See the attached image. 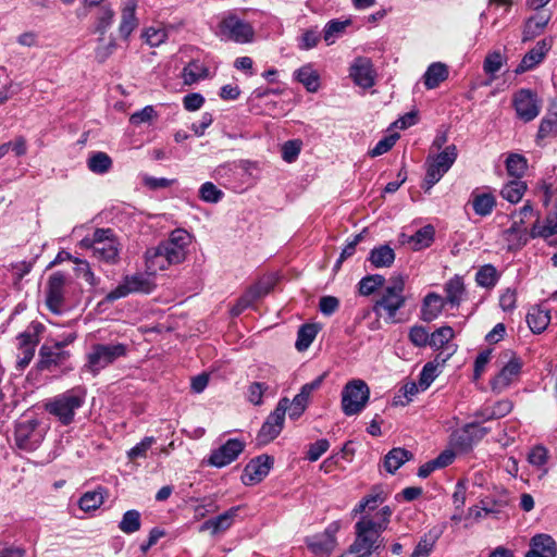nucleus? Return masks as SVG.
<instances>
[{
  "instance_id": "1",
  "label": "nucleus",
  "mask_w": 557,
  "mask_h": 557,
  "mask_svg": "<svg viewBox=\"0 0 557 557\" xmlns=\"http://www.w3.org/2000/svg\"><path fill=\"white\" fill-rule=\"evenodd\" d=\"M79 245L91 249L92 256L106 263L115 264L120 259L121 244L111 228H96L92 235L84 237Z\"/></svg>"
},
{
  "instance_id": "2",
  "label": "nucleus",
  "mask_w": 557,
  "mask_h": 557,
  "mask_svg": "<svg viewBox=\"0 0 557 557\" xmlns=\"http://www.w3.org/2000/svg\"><path fill=\"white\" fill-rule=\"evenodd\" d=\"M85 398V389L74 387L49 399L45 405V409L63 425H69L73 422L76 410L84 405Z\"/></svg>"
},
{
  "instance_id": "3",
  "label": "nucleus",
  "mask_w": 557,
  "mask_h": 557,
  "mask_svg": "<svg viewBox=\"0 0 557 557\" xmlns=\"http://www.w3.org/2000/svg\"><path fill=\"white\" fill-rule=\"evenodd\" d=\"M127 352L128 345L123 343L94 344L86 355L83 370L96 376L101 370L125 357Z\"/></svg>"
},
{
  "instance_id": "4",
  "label": "nucleus",
  "mask_w": 557,
  "mask_h": 557,
  "mask_svg": "<svg viewBox=\"0 0 557 557\" xmlns=\"http://www.w3.org/2000/svg\"><path fill=\"white\" fill-rule=\"evenodd\" d=\"M404 289L405 282L403 277H393L391 285L384 288L381 297L374 302V313L377 317H384L385 321L388 323H395L397 311L406 304Z\"/></svg>"
},
{
  "instance_id": "5",
  "label": "nucleus",
  "mask_w": 557,
  "mask_h": 557,
  "mask_svg": "<svg viewBox=\"0 0 557 557\" xmlns=\"http://www.w3.org/2000/svg\"><path fill=\"white\" fill-rule=\"evenodd\" d=\"M383 529L374 523V518L369 513L362 515L360 520L355 524V541L349 548L355 552L371 555L373 552L384 546L382 537Z\"/></svg>"
},
{
  "instance_id": "6",
  "label": "nucleus",
  "mask_w": 557,
  "mask_h": 557,
  "mask_svg": "<svg viewBox=\"0 0 557 557\" xmlns=\"http://www.w3.org/2000/svg\"><path fill=\"white\" fill-rule=\"evenodd\" d=\"M457 156V147L449 145L436 156H429L426 158V173L422 184L424 191H430L431 188L441 181L444 174H446L455 163Z\"/></svg>"
},
{
  "instance_id": "7",
  "label": "nucleus",
  "mask_w": 557,
  "mask_h": 557,
  "mask_svg": "<svg viewBox=\"0 0 557 557\" xmlns=\"http://www.w3.org/2000/svg\"><path fill=\"white\" fill-rule=\"evenodd\" d=\"M45 331V325L38 321L30 324L16 336L17 342V361L16 368L24 370L33 360L36 348L40 342V335Z\"/></svg>"
},
{
  "instance_id": "8",
  "label": "nucleus",
  "mask_w": 557,
  "mask_h": 557,
  "mask_svg": "<svg viewBox=\"0 0 557 557\" xmlns=\"http://www.w3.org/2000/svg\"><path fill=\"white\" fill-rule=\"evenodd\" d=\"M370 389L362 380L348 382L342 392V409L346 416L359 413L367 405Z\"/></svg>"
},
{
  "instance_id": "9",
  "label": "nucleus",
  "mask_w": 557,
  "mask_h": 557,
  "mask_svg": "<svg viewBox=\"0 0 557 557\" xmlns=\"http://www.w3.org/2000/svg\"><path fill=\"white\" fill-rule=\"evenodd\" d=\"M288 398H281L275 409L267 417L257 435L259 444H269L281 434L284 428L285 414L288 409Z\"/></svg>"
},
{
  "instance_id": "10",
  "label": "nucleus",
  "mask_w": 557,
  "mask_h": 557,
  "mask_svg": "<svg viewBox=\"0 0 557 557\" xmlns=\"http://www.w3.org/2000/svg\"><path fill=\"white\" fill-rule=\"evenodd\" d=\"M190 244V234L183 228H176L171 232L168 239L162 240L159 245L168 261L180 264L186 259Z\"/></svg>"
},
{
  "instance_id": "11",
  "label": "nucleus",
  "mask_w": 557,
  "mask_h": 557,
  "mask_svg": "<svg viewBox=\"0 0 557 557\" xmlns=\"http://www.w3.org/2000/svg\"><path fill=\"white\" fill-rule=\"evenodd\" d=\"M512 106L518 119L528 123L540 114L542 101L535 91L529 88H521L513 94Z\"/></svg>"
},
{
  "instance_id": "12",
  "label": "nucleus",
  "mask_w": 557,
  "mask_h": 557,
  "mask_svg": "<svg viewBox=\"0 0 557 557\" xmlns=\"http://www.w3.org/2000/svg\"><path fill=\"white\" fill-rule=\"evenodd\" d=\"M219 27L223 36L237 44L250 42L255 36V30L251 24L239 18L233 13L224 16L220 22Z\"/></svg>"
},
{
  "instance_id": "13",
  "label": "nucleus",
  "mask_w": 557,
  "mask_h": 557,
  "mask_svg": "<svg viewBox=\"0 0 557 557\" xmlns=\"http://www.w3.org/2000/svg\"><path fill=\"white\" fill-rule=\"evenodd\" d=\"M64 347L65 342H55L53 345L44 344L39 348L37 369L51 372L63 366L71 356Z\"/></svg>"
},
{
  "instance_id": "14",
  "label": "nucleus",
  "mask_w": 557,
  "mask_h": 557,
  "mask_svg": "<svg viewBox=\"0 0 557 557\" xmlns=\"http://www.w3.org/2000/svg\"><path fill=\"white\" fill-rule=\"evenodd\" d=\"M65 283L66 276L60 271L52 273L48 278L46 305L52 313L60 314L63 311Z\"/></svg>"
},
{
  "instance_id": "15",
  "label": "nucleus",
  "mask_w": 557,
  "mask_h": 557,
  "mask_svg": "<svg viewBox=\"0 0 557 557\" xmlns=\"http://www.w3.org/2000/svg\"><path fill=\"white\" fill-rule=\"evenodd\" d=\"M38 421L30 419L20 422L15 428V443L24 450H35L42 441V434L38 430Z\"/></svg>"
},
{
  "instance_id": "16",
  "label": "nucleus",
  "mask_w": 557,
  "mask_h": 557,
  "mask_svg": "<svg viewBox=\"0 0 557 557\" xmlns=\"http://www.w3.org/2000/svg\"><path fill=\"white\" fill-rule=\"evenodd\" d=\"M274 459L269 455H260L251 459L244 468L242 474L243 484L249 486L261 482L273 467Z\"/></svg>"
},
{
  "instance_id": "17",
  "label": "nucleus",
  "mask_w": 557,
  "mask_h": 557,
  "mask_svg": "<svg viewBox=\"0 0 557 557\" xmlns=\"http://www.w3.org/2000/svg\"><path fill=\"white\" fill-rule=\"evenodd\" d=\"M245 443L238 438H230L218 449L213 450L209 463L222 468L233 462L243 453Z\"/></svg>"
},
{
  "instance_id": "18",
  "label": "nucleus",
  "mask_w": 557,
  "mask_h": 557,
  "mask_svg": "<svg viewBox=\"0 0 557 557\" xmlns=\"http://www.w3.org/2000/svg\"><path fill=\"white\" fill-rule=\"evenodd\" d=\"M522 368L520 358L512 356L510 360L500 369L498 374L492 380V389L496 393L504 392L516 380H518Z\"/></svg>"
},
{
  "instance_id": "19",
  "label": "nucleus",
  "mask_w": 557,
  "mask_h": 557,
  "mask_svg": "<svg viewBox=\"0 0 557 557\" xmlns=\"http://www.w3.org/2000/svg\"><path fill=\"white\" fill-rule=\"evenodd\" d=\"M335 531L326 528L323 532L306 539V544L311 553L319 557H329L336 546Z\"/></svg>"
},
{
  "instance_id": "20",
  "label": "nucleus",
  "mask_w": 557,
  "mask_h": 557,
  "mask_svg": "<svg viewBox=\"0 0 557 557\" xmlns=\"http://www.w3.org/2000/svg\"><path fill=\"white\" fill-rule=\"evenodd\" d=\"M354 83L362 88H370L374 85L372 63L368 58L355 59L349 72Z\"/></svg>"
},
{
  "instance_id": "21",
  "label": "nucleus",
  "mask_w": 557,
  "mask_h": 557,
  "mask_svg": "<svg viewBox=\"0 0 557 557\" xmlns=\"http://www.w3.org/2000/svg\"><path fill=\"white\" fill-rule=\"evenodd\" d=\"M550 47L552 44L548 39H542L537 41L536 45L524 54L521 62L516 67L515 73L522 74L535 67L539 63L542 62Z\"/></svg>"
},
{
  "instance_id": "22",
  "label": "nucleus",
  "mask_w": 557,
  "mask_h": 557,
  "mask_svg": "<svg viewBox=\"0 0 557 557\" xmlns=\"http://www.w3.org/2000/svg\"><path fill=\"white\" fill-rule=\"evenodd\" d=\"M523 219H519V221H513L511 226L504 231L503 237L507 243V249L509 251L520 250L528 244L531 236L527 228L523 227Z\"/></svg>"
},
{
  "instance_id": "23",
  "label": "nucleus",
  "mask_w": 557,
  "mask_h": 557,
  "mask_svg": "<svg viewBox=\"0 0 557 557\" xmlns=\"http://www.w3.org/2000/svg\"><path fill=\"white\" fill-rule=\"evenodd\" d=\"M239 511V506L232 507L225 512L219 515L215 518L209 519L205 521L201 525L199 531H210L212 535H215L220 532H224L227 529L231 528L233 524L234 518L237 516V512Z\"/></svg>"
},
{
  "instance_id": "24",
  "label": "nucleus",
  "mask_w": 557,
  "mask_h": 557,
  "mask_svg": "<svg viewBox=\"0 0 557 557\" xmlns=\"http://www.w3.org/2000/svg\"><path fill=\"white\" fill-rule=\"evenodd\" d=\"M137 0H126L121 12V23L119 26L120 35L123 39L127 40L131 34L138 26V18L136 17Z\"/></svg>"
},
{
  "instance_id": "25",
  "label": "nucleus",
  "mask_w": 557,
  "mask_h": 557,
  "mask_svg": "<svg viewBox=\"0 0 557 557\" xmlns=\"http://www.w3.org/2000/svg\"><path fill=\"white\" fill-rule=\"evenodd\" d=\"M435 230L432 225H425L419 228L413 235H400L403 244H408L413 250H421L430 247L434 242Z\"/></svg>"
},
{
  "instance_id": "26",
  "label": "nucleus",
  "mask_w": 557,
  "mask_h": 557,
  "mask_svg": "<svg viewBox=\"0 0 557 557\" xmlns=\"http://www.w3.org/2000/svg\"><path fill=\"white\" fill-rule=\"evenodd\" d=\"M550 322V311L543 305L532 306L527 314V323L535 334L544 332Z\"/></svg>"
},
{
  "instance_id": "27",
  "label": "nucleus",
  "mask_w": 557,
  "mask_h": 557,
  "mask_svg": "<svg viewBox=\"0 0 557 557\" xmlns=\"http://www.w3.org/2000/svg\"><path fill=\"white\" fill-rule=\"evenodd\" d=\"M512 408L513 405L510 400L502 399L492 406H485L475 411L474 417L481 422L500 419L509 414Z\"/></svg>"
},
{
  "instance_id": "28",
  "label": "nucleus",
  "mask_w": 557,
  "mask_h": 557,
  "mask_svg": "<svg viewBox=\"0 0 557 557\" xmlns=\"http://www.w3.org/2000/svg\"><path fill=\"white\" fill-rule=\"evenodd\" d=\"M444 300L451 308H458L463 299L466 287L462 276L456 274L449 278L444 285Z\"/></svg>"
},
{
  "instance_id": "29",
  "label": "nucleus",
  "mask_w": 557,
  "mask_h": 557,
  "mask_svg": "<svg viewBox=\"0 0 557 557\" xmlns=\"http://www.w3.org/2000/svg\"><path fill=\"white\" fill-rule=\"evenodd\" d=\"M446 301L437 293H429L422 302L421 319L425 322L435 320L443 311Z\"/></svg>"
},
{
  "instance_id": "30",
  "label": "nucleus",
  "mask_w": 557,
  "mask_h": 557,
  "mask_svg": "<svg viewBox=\"0 0 557 557\" xmlns=\"http://www.w3.org/2000/svg\"><path fill=\"white\" fill-rule=\"evenodd\" d=\"M471 205L476 215L486 216L490 215L496 207V198L492 193L474 190L471 194Z\"/></svg>"
},
{
  "instance_id": "31",
  "label": "nucleus",
  "mask_w": 557,
  "mask_h": 557,
  "mask_svg": "<svg viewBox=\"0 0 557 557\" xmlns=\"http://www.w3.org/2000/svg\"><path fill=\"white\" fill-rule=\"evenodd\" d=\"M145 261L147 271L151 274H154L157 271L165 270L173 264L166 260L163 249H161L160 245L148 248L146 250Z\"/></svg>"
},
{
  "instance_id": "32",
  "label": "nucleus",
  "mask_w": 557,
  "mask_h": 557,
  "mask_svg": "<svg viewBox=\"0 0 557 557\" xmlns=\"http://www.w3.org/2000/svg\"><path fill=\"white\" fill-rule=\"evenodd\" d=\"M448 77V67L442 62L432 63L423 75V82L428 89H434Z\"/></svg>"
},
{
  "instance_id": "33",
  "label": "nucleus",
  "mask_w": 557,
  "mask_h": 557,
  "mask_svg": "<svg viewBox=\"0 0 557 557\" xmlns=\"http://www.w3.org/2000/svg\"><path fill=\"white\" fill-rule=\"evenodd\" d=\"M412 456L409 450L403 447L393 448L384 457V467L388 473L394 474Z\"/></svg>"
},
{
  "instance_id": "34",
  "label": "nucleus",
  "mask_w": 557,
  "mask_h": 557,
  "mask_svg": "<svg viewBox=\"0 0 557 557\" xmlns=\"http://www.w3.org/2000/svg\"><path fill=\"white\" fill-rule=\"evenodd\" d=\"M368 259L374 268H388L395 261V252L388 245H380L370 251Z\"/></svg>"
},
{
  "instance_id": "35",
  "label": "nucleus",
  "mask_w": 557,
  "mask_h": 557,
  "mask_svg": "<svg viewBox=\"0 0 557 557\" xmlns=\"http://www.w3.org/2000/svg\"><path fill=\"white\" fill-rule=\"evenodd\" d=\"M530 546V550H535V553L543 554L545 557H556L557 545L550 535L537 534L533 536Z\"/></svg>"
},
{
  "instance_id": "36",
  "label": "nucleus",
  "mask_w": 557,
  "mask_h": 557,
  "mask_svg": "<svg viewBox=\"0 0 557 557\" xmlns=\"http://www.w3.org/2000/svg\"><path fill=\"white\" fill-rule=\"evenodd\" d=\"M294 76L308 91L315 92L319 89V74L310 64L304 65L295 71Z\"/></svg>"
},
{
  "instance_id": "37",
  "label": "nucleus",
  "mask_w": 557,
  "mask_h": 557,
  "mask_svg": "<svg viewBox=\"0 0 557 557\" xmlns=\"http://www.w3.org/2000/svg\"><path fill=\"white\" fill-rule=\"evenodd\" d=\"M123 281H124L129 294H133V293L149 294L154 288V284L152 283V281L141 273H136L134 275H126L123 278Z\"/></svg>"
},
{
  "instance_id": "38",
  "label": "nucleus",
  "mask_w": 557,
  "mask_h": 557,
  "mask_svg": "<svg viewBox=\"0 0 557 557\" xmlns=\"http://www.w3.org/2000/svg\"><path fill=\"white\" fill-rule=\"evenodd\" d=\"M351 24V20L345 21L331 20L323 28V39L326 45H333L345 33L346 28Z\"/></svg>"
},
{
  "instance_id": "39",
  "label": "nucleus",
  "mask_w": 557,
  "mask_h": 557,
  "mask_svg": "<svg viewBox=\"0 0 557 557\" xmlns=\"http://www.w3.org/2000/svg\"><path fill=\"white\" fill-rule=\"evenodd\" d=\"M104 502V488L98 487L83 494L78 500L82 510L88 512L98 509Z\"/></svg>"
},
{
  "instance_id": "40",
  "label": "nucleus",
  "mask_w": 557,
  "mask_h": 557,
  "mask_svg": "<svg viewBox=\"0 0 557 557\" xmlns=\"http://www.w3.org/2000/svg\"><path fill=\"white\" fill-rule=\"evenodd\" d=\"M319 332L317 324H304L299 327L297 332V339L295 343V347L298 351H305L309 348V346L314 341L317 334Z\"/></svg>"
},
{
  "instance_id": "41",
  "label": "nucleus",
  "mask_w": 557,
  "mask_h": 557,
  "mask_svg": "<svg viewBox=\"0 0 557 557\" xmlns=\"http://www.w3.org/2000/svg\"><path fill=\"white\" fill-rule=\"evenodd\" d=\"M141 528V515L136 509L125 511L119 522V529L125 534H133Z\"/></svg>"
},
{
  "instance_id": "42",
  "label": "nucleus",
  "mask_w": 557,
  "mask_h": 557,
  "mask_svg": "<svg viewBox=\"0 0 557 557\" xmlns=\"http://www.w3.org/2000/svg\"><path fill=\"white\" fill-rule=\"evenodd\" d=\"M527 190V184L520 180H513L507 183L500 190L504 199L510 203H517L521 200Z\"/></svg>"
},
{
  "instance_id": "43",
  "label": "nucleus",
  "mask_w": 557,
  "mask_h": 557,
  "mask_svg": "<svg viewBox=\"0 0 557 557\" xmlns=\"http://www.w3.org/2000/svg\"><path fill=\"white\" fill-rule=\"evenodd\" d=\"M554 235H557V221L552 215L546 218L543 225L539 221L534 223L530 231L531 238L542 237L548 239Z\"/></svg>"
},
{
  "instance_id": "44",
  "label": "nucleus",
  "mask_w": 557,
  "mask_h": 557,
  "mask_svg": "<svg viewBox=\"0 0 557 557\" xmlns=\"http://www.w3.org/2000/svg\"><path fill=\"white\" fill-rule=\"evenodd\" d=\"M88 169L96 174H104L112 168V159L106 152H96L87 161Z\"/></svg>"
},
{
  "instance_id": "45",
  "label": "nucleus",
  "mask_w": 557,
  "mask_h": 557,
  "mask_svg": "<svg viewBox=\"0 0 557 557\" xmlns=\"http://www.w3.org/2000/svg\"><path fill=\"white\" fill-rule=\"evenodd\" d=\"M528 168L527 159L518 153H511L506 160V170L510 176L520 180Z\"/></svg>"
},
{
  "instance_id": "46",
  "label": "nucleus",
  "mask_w": 557,
  "mask_h": 557,
  "mask_svg": "<svg viewBox=\"0 0 557 557\" xmlns=\"http://www.w3.org/2000/svg\"><path fill=\"white\" fill-rule=\"evenodd\" d=\"M207 72V67H205L199 61H191L183 70L184 82L187 85H191L200 78L206 77Z\"/></svg>"
},
{
  "instance_id": "47",
  "label": "nucleus",
  "mask_w": 557,
  "mask_h": 557,
  "mask_svg": "<svg viewBox=\"0 0 557 557\" xmlns=\"http://www.w3.org/2000/svg\"><path fill=\"white\" fill-rule=\"evenodd\" d=\"M454 336L455 332L450 326H442L430 335L429 345L435 349L444 348Z\"/></svg>"
},
{
  "instance_id": "48",
  "label": "nucleus",
  "mask_w": 557,
  "mask_h": 557,
  "mask_svg": "<svg viewBox=\"0 0 557 557\" xmlns=\"http://www.w3.org/2000/svg\"><path fill=\"white\" fill-rule=\"evenodd\" d=\"M498 280L497 271L494 265L485 264L475 274V282L482 287H493Z\"/></svg>"
},
{
  "instance_id": "49",
  "label": "nucleus",
  "mask_w": 557,
  "mask_h": 557,
  "mask_svg": "<svg viewBox=\"0 0 557 557\" xmlns=\"http://www.w3.org/2000/svg\"><path fill=\"white\" fill-rule=\"evenodd\" d=\"M384 502V497L382 496V493H372L363 497L359 504L352 509V515H361L368 511H373L377 508L380 504Z\"/></svg>"
},
{
  "instance_id": "50",
  "label": "nucleus",
  "mask_w": 557,
  "mask_h": 557,
  "mask_svg": "<svg viewBox=\"0 0 557 557\" xmlns=\"http://www.w3.org/2000/svg\"><path fill=\"white\" fill-rule=\"evenodd\" d=\"M385 278L380 274L367 275L359 282V293L363 296L373 294L379 287L383 286Z\"/></svg>"
},
{
  "instance_id": "51",
  "label": "nucleus",
  "mask_w": 557,
  "mask_h": 557,
  "mask_svg": "<svg viewBox=\"0 0 557 557\" xmlns=\"http://www.w3.org/2000/svg\"><path fill=\"white\" fill-rule=\"evenodd\" d=\"M557 133V113H549L545 117L542 119L536 140H543L546 137H549Z\"/></svg>"
},
{
  "instance_id": "52",
  "label": "nucleus",
  "mask_w": 557,
  "mask_h": 557,
  "mask_svg": "<svg viewBox=\"0 0 557 557\" xmlns=\"http://www.w3.org/2000/svg\"><path fill=\"white\" fill-rule=\"evenodd\" d=\"M143 38L150 47H159L168 39V32L163 27H148L143 33Z\"/></svg>"
},
{
  "instance_id": "53",
  "label": "nucleus",
  "mask_w": 557,
  "mask_h": 557,
  "mask_svg": "<svg viewBox=\"0 0 557 557\" xmlns=\"http://www.w3.org/2000/svg\"><path fill=\"white\" fill-rule=\"evenodd\" d=\"M114 18V11L109 7H102L99 10L95 32L104 35L107 29L111 26Z\"/></svg>"
},
{
  "instance_id": "54",
  "label": "nucleus",
  "mask_w": 557,
  "mask_h": 557,
  "mask_svg": "<svg viewBox=\"0 0 557 557\" xmlns=\"http://www.w3.org/2000/svg\"><path fill=\"white\" fill-rule=\"evenodd\" d=\"M547 22V18H529L524 26L522 40L528 41L534 38L535 36L540 35L541 32L545 28Z\"/></svg>"
},
{
  "instance_id": "55",
  "label": "nucleus",
  "mask_w": 557,
  "mask_h": 557,
  "mask_svg": "<svg viewBox=\"0 0 557 557\" xmlns=\"http://www.w3.org/2000/svg\"><path fill=\"white\" fill-rule=\"evenodd\" d=\"M273 288V282L271 278H263L250 286L246 294L250 296V299L255 302L257 299L268 295Z\"/></svg>"
},
{
  "instance_id": "56",
  "label": "nucleus",
  "mask_w": 557,
  "mask_h": 557,
  "mask_svg": "<svg viewBox=\"0 0 557 557\" xmlns=\"http://www.w3.org/2000/svg\"><path fill=\"white\" fill-rule=\"evenodd\" d=\"M223 195V191L211 182L203 183L199 189L201 200L210 203L220 201Z\"/></svg>"
},
{
  "instance_id": "57",
  "label": "nucleus",
  "mask_w": 557,
  "mask_h": 557,
  "mask_svg": "<svg viewBox=\"0 0 557 557\" xmlns=\"http://www.w3.org/2000/svg\"><path fill=\"white\" fill-rule=\"evenodd\" d=\"M156 443V438L153 436L144 437L138 444H136L133 448L127 451V456L131 460L137 458H145L147 456V451L151 448V446Z\"/></svg>"
},
{
  "instance_id": "58",
  "label": "nucleus",
  "mask_w": 557,
  "mask_h": 557,
  "mask_svg": "<svg viewBox=\"0 0 557 557\" xmlns=\"http://www.w3.org/2000/svg\"><path fill=\"white\" fill-rule=\"evenodd\" d=\"M157 117V112L152 106H146L144 109L134 112L129 116V123L139 126L144 123H150Z\"/></svg>"
},
{
  "instance_id": "59",
  "label": "nucleus",
  "mask_w": 557,
  "mask_h": 557,
  "mask_svg": "<svg viewBox=\"0 0 557 557\" xmlns=\"http://www.w3.org/2000/svg\"><path fill=\"white\" fill-rule=\"evenodd\" d=\"M437 375V364L434 362L425 363L419 376V386L421 389L425 391Z\"/></svg>"
},
{
  "instance_id": "60",
  "label": "nucleus",
  "mask_w": 557,
  "mask_h": 557,
  "mask_svg": "<svg viewBox=\"0 0 557 557\" xmlns=\"http://www.w3.org/2000/svg\"><path fill=\"white\" fill-rule=\"evenodd\" d=\"M421 387L419 386V384L414 383V382H409L407 384H405L400 392L403 393V396L398 395L394 398V404L396 406L400 405V406H406L408 405L412 398L419 393V389Z\"/></svg>"
},
{
  "instance_id": "61",
  "label": "nucleus",
  "mask_w": 557,
  "mask_h": 557,
  "mask_svg": "<svg viewBox=\"0 0 557 557\" xmlns=\"http://www.w3.org/2000/svg\"><path fill=\"white\" fill-rule=\"evenodd\" d=\"M269 389V385L261 382H253L248 386L247 399L255 406L262 404L263 394Z\"/></svg>"
},
{
  "instance_id": "62",
  "label": "nucleus",
  "mask_w": 557,
  "mask_h": 557,
  "mask_svg": "<svg viewBox=\"0 0 557 557\" xmlns=\"http://www.w3.org/2000/svg\"><path fill=\"white\" fill-rule=\"evenodd\" d=\"M504 63V58L500 52L494 51L492 53H488L485 57L484 63H483V70L488 75H494L497 73Z\"/></svg>"
},
{
  "instance_id": "63",
  "label": "nucleus",
  "mask_w": 557,
  "mask_h": 557,
  "mask_svg": "<svg viewBox=\"0 0 557 557\" xmlns=\"http://www.w3.org/2000/svg\"><path fill=\"white\" fill-rule=\"evenodd\" d=\"M300 150V140H287L282 147V158L284 161L292 163L298 158Z\"/></svg>"
},
{
  "instance_id": "64",
  "label": "nucleus",
  "mask_w": 557,
  "mask_h": 557,
  "mask_svg": "<svg viewBox=\"0 0 557 557\" xmlns=\"http://www.w3.org/2000/svg\"><path fill=\"white\" fill-rule=\"evenodd\" d=\"M409 339L417 347H423L430 343V334L423 326H412L409 331Z\"/></svg>"
}]
</instances>
